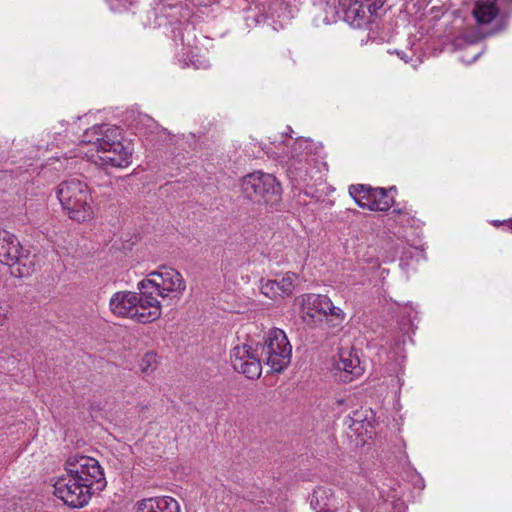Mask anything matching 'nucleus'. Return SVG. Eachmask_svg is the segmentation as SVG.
<instances>
[{"instance_id":"20e7f679","label":"nucleus","mask_w":512,"mask_h":512,"mask_svg":"<svg viewBox=\"0 0 512 512\" xmlns=\"http://www.w3.org/2000/svg\"><path fill=\"white\" fill-rule=\"evenodd\" d=\"M241 190L244 198L270 208H276L282 200L280 182L268 173L254 172L246 175L242 180Z\"/></svg>"},{"instance_id":"6e6552de","label":"nucleus","mask_w":512,"mask_h":512,"mask_svg":"<svg viewBox=\"0 0 512 512\" xmlns=\"http://www.w3.org/2000/svg\"><path fill=\"white\" fill-rule=\"evenodd\" d=\"M65 470L69 476L83 482L95 493L106 487L103 468L93 457L78 454L69 456L65 462Z\"/></svg>"},{"instance_id":"f3484780","label":"nucleus","mask_w":512,"mask_h":512,"mask_svg":"<svg viewBox=\"0 0 512 512\" xmlns=\"http://www.w3.org/2000/svg\"><path fill=\"white\" fill-rule=\"evenodd\" d=\"M287 173L295 181H305L307 174L306 160L303 157L289 160L287 163Z\"/></svg>"},{"instance_id":"9b49d317","label":"nucleus","mask_w":512,"mask_h":512,"mask_svg":"<svg viewBox=\"0 0 512 512\" xmlns=\"http://www.w3.org/2000/svg\"><path fill=\"white\" fill-rule=\"evenodd\" d=\"M396 191L395 187L389 190L373 188L364 184L351 185L349 194L361 208L371 211H388L394 204L393 196L389 192Z\"/></svg>"},{"instance_id":"6ab92c4d","label":"nucleus","mask_w":512,"mask_h":512,"mask_svg":"<svg viewBox=\"0 0 512 512\" xmlns=\"http://www.w3.org/2000/svg\"><path fill=\"white\" fill-rule=\"evenodd\" d=\"M278 289L279 284L276 283V280H267L261 285V293L273 300L279 297Z\"/></svg>"},{"instance_id":"423d86ee","label":"nucleus","mask_w":512,"mask_h":512,"mask_svg":"<svg viewBox=\"0 0 512 512\" xmlns=\"http://www.w3.org/2000/svg\"><path fill=\"white\" fill-rule=\"evenodd\" d=\"M387 0H328L327 6L335 20H343L353 27H361L376 14Z\"/></svg>"},{"instance_id":"f03ea898","label":"nucleus","mask_w":512,"mask_h":512,"mask_svg":"<svg viewBox=\"0 0 512 512\" xmlns=\"http://www.w3.org/2000/svg\"><path fill=\"white\" fill-rule=\"evenodd\" d=\"M82 143L93 146L96 154L93 162L104 168L127 167L131 163L132 147L122 141L119 127L102 124L87 129L82 136Z\"/></svg>"},{"instance_id":"0eeeda50","label":"nucleus","mask_w":512,"mask_h":512,"mask_svg":"<svg viewBox=\"0 0 512 512\" xmlns=\"http://www.w3.org/2000/svg\"><path fill=\"white\" fill-rule=\"evenodd\" d=\"M463 4L471 7V14L479 27L495 20L498 30H502L512 17V0H463Z\"/></svg>"},{"instance_id":"dca6fc26","label":"nucleus","mask_w":512,"mask_h":512,"mask_svg":"<svg viewBox=\"0 0 512 512\" xmlns=\"http://www.w3.org/2000/svg\"><path fill=\"white\" fill-rule=\"evenodd\" d=\"M340 361L337 364L338 369H342L346 373L353 376H359L362 373L359 358L352 351L341 350L339 353Z\"/></svg>"},{"instance_id":"1a4fd4ad","label":"nucleus","mask_w":512,"mask_h":512,"mask_svg":"<svg viewBox=\"0 0 512 512\" xmlns=\"http://www.w3.org/2000/svg\"><path fill=\"white\" fill-rule=\"evenodd\" d=\"M302 312L314 318L316 315L325 317L326 324L335 331H339L345 319L343 310L333 304L325 295L308 293L302 296Z\"/></svg>"},{"instance_id":"2eb2a0df","label":"nucleus","mask_w":512,"mask_h":512,"mask_svg":"<svg viewBox=\"0 0 512 512\" xmlns=\"http://www.w3.org/2000/svg\"><path fill=\"white\" fill-rule=\"evenodd\" d=\"M134 512H180V506L169 496L150 497L137 501Z\"/></svg>"},{"instance_id":"f257e3e1","label":"nucleus","mask_w":512,"mask_h":512,"mask_svg":"<svg viewBox=\"0 0 512 512\" xmlns=\"http://www.w3.org/2000/svg\"><path fill=\"white\" fill-rule=\"evenodd\" d=\"M292 346L285 332L279 328L270 329L264 336L263 343L252 348L247 344L236 346L231 350V364L235 371L248 379H257L265 362L272 372L280 373L291 362Z\"/></svg>"},{"instance_id":"aec40b11","label":"nucleus","mask_w":512,"mask_h":512,"mask_svg":"<svg viewBox=\"0 0 512 512\" xmlns=\"http://www.w3.org/2000/svg\"><path fill=\"white\" fill-rule=\"evenodd\" d=\"M157 355L154 352H148L144 355L140 362L142 372L153 371L156 368Z\"/></svg>"},{"instance_id":"39448f33","label":"nucleus","mask_w":512,"mask_h":512,"mask_svg":"<svg viewBox=\"0 0 512 512\" xmlns=\"http://www.w3.org/2000/svg\"><path fill=\"white\" fill-rule=\"evenodd\" d=\"M0 263L9 266L12 276L24 278L36 270V255L23 251L17 237L0 229Z\"/></svg>"},{"instance_id":"4be33fe9","label":"nucleus","mask_w":512,"mask_h":512,"mask_svg":"<svg viewBox=\"0 0 512 512\" xmlns=\"http://www.w3.org/2000/svg\"><path fill=\"white\" fill-rule=\"evenodd\" d=\"M392 53H396L397 56L402 59L405 63H408L411 57L405 51L394 50Z\"/></svg>"},{"instance_id":"412c9836","label":"nucleus","mask_w":512,"mask_h":512,"mask_svg":"<svg viewBox=\"0 0 512 512\" xmlns=\"http://www.w3.org/2000/svg\"><path fill=\"white\" fill-rule=\"evenodd\" d=\"M362 413L359 411H354L352 416H348L346 423L349 425V427H352L356 423H361L363 421Z\"/></svg>"},{"instance_id":"b1692460","label":"nucleus","mask_w":512,"mask_h":512,"mask_svg":"<svg viewBox=\"0 0 512 512\" xmlns=\"http://www.w3.org/2000/svg\"><path fill=\"white\" fill-rule=\"evenodd\" d=\"M395 509H397V511H395V512H405L406 511V507L404 506L403 503L396 504Z\"/></svg>"},{"instance_id":"a211bd4d","label":"nucleus","mask_w":512,"mask_h":512,"mask_svg":"<svg viewBox=\"0 0 512 512\" xmlns=\"http://www.w3.org/2000/svg\"><path fill=\"white\" fill-rule=\"evenodd\" d=\"M297 278L295 273H286L280 280H276V283L279 284L278 292H280L279 297L284 298L286 296H290L295 289V279Z\"/></svg>"},{"instance_id":"4468645a","label":"nucleus","mask_w":512,"mask_h":512,"mask_svg":"<svg viewBox=\"0 0 512 512\" xmlns=\"http://www.w3.org/2000/svg\"><path fill=\"white\" fill-rule=\"evenodd\" d=\"M158 287L159 284L149 276L137 284V288L139 290V293H137V300L142 312H152L154 309H157L161 313V304L157 299V297L160 296V290H158Z\"/></svg>"},{"instance_id":"393cba45","label":"nucleus","mask_w":512,"mask_h":512,"mask_svg":"<svg viewBox=\"0 0 512 512\" xmlns=\"http://www.w3.org/2000/svg\"><path fill=\"white\" fill-rule=\"evenodd\" d=\"M492 224H493L495 227H499V226L502 224V222H501V221H497V220H495V221H493V222H492Z\"/></svg>"},{"instance_id":"f8f14e48","label":"nucleus","mask_w":512,"mask_h":512,"mask_svg":"<svg viewBox=\"0 0 512 512\" xmlns=\"http://www.w3.org/2000/svg\"><path fill=\"white\" fill-rule=\"evenodd\" d=\"M54 489V494L72 508L84 507L95 493L86 484L68 474L56 481Z\"/></svg>"},{"instance_id":"7ed1b4c3","label":"nucleus","mask_w":512,"mask_h":512,"mask_svg":"<svg viewBox=\"0 0 512 512\" xmlns=\"http://www.w3.org/2000/svg\"><path fill=\"white\" fill-rule=\"evenodd\" d=\"M57 197L72 220L84 222L92 218V197L84 181L69 178L61 182L57 188Z\"/></svg>"},{"instance_id":"5701e85b","label":"nucleus","mask_w":512,"mask_h":512,"mask_svg":"<svg viewBox=\"0 0 512 512\" xmlns=\"http://www.w3.org/2000/svg\"><path fill=\"white\" fill-rule=\"evenodd\" d=\"M482 51H478L476 53L473 54V56H471V58H465V57H462V61L467 63V64H471L472 62H474L475 60L478 59V57L481 55Z\"/></svg>"},{"instance_id":"9d476101","label":"nucleus","mask_w":512,"mask_h":512,"mask_svg":"<svg viewBox=\"0 0 512 512\" xmlns=\"http://www.w3.org/2000/svg\"><path fill=\"white\" fill-rule=\"evenodd\" d=\"M110 311L118 317L130 318L139 323H150L160 318V312L154 309L152 312H142L137 300V293L131 291H119L112 295L109 301Z\"/></svg>"},{"instance_id":"ddd939ff","label":"nucleus","mask_w":512,"mask_h":512,"mask_svg":"<svg viewBox=\"0 0 512 512\" xmlns=\"http://www.w3.org/2000/svg\"><path fill=\"white\" fill-rule=\"evenodd\" d=\"M149 277L159 284L160 297L165 299L172 295V298L179 299L186 289L185 281L176 269L171 267H160L159 270L149 273Z\"/></svg>"}]
</instances>
